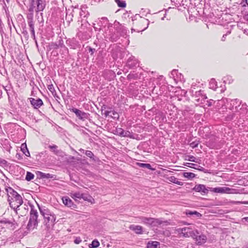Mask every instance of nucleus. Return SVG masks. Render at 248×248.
Wrapping results in <instances>:
<instances>
[{
    "label": "nucleus",
    "instance_id": "nucleus-1",
    "mask_svg": "<svg viewBox=\"0 0 248 248\" xmlns=\"http://www.w3.org/2000/svg\"><path fill=\"white\" fill-rule=\"evenodd\" d=\"M5 190L7 194L8 202L10 207L17 213V210L20 209L19 208L23 203L21 196L10 187L6 188Z\"/></svg>",
    "mask_w": 248,
    "mask_h": 248
},
{
    "label": "nucleus",
    "instance_id": "nucleus-2",
    "mask_svg": "<svg viewBox=\"0 0 248 248\" xmlns=\"http://www.w3.org/2000/svg\"><path fill=\"white\" fill-rule=\"evenodd\" d=\"M133 21L135 29H132V30H134L138 32L146 30L149 24V21L148 19L140 16L139 15L135 16Z\"/></svg>",
    "mask_w": 248,
    "mask_h": 248
},
{
    "label": "nucleus",
    "instance_id": "nucleus-3",
    "mask_svg": "<svg viewBox=\"0 0 248 248\" xmlns=\"http://www.w3.org/2000/svg\"><path fill=\"white\" fill-rule=\"evenodd\" d=\"M38 212L36 210L31 207L30 217L27 225V229L29 231L33 230L38 225Z\"/></svg>",
    "mask_w": 248,
    "mask_h": 248
},
{
    "label": "nucleus",
    "instance_id": "nucleus-4",
    "mask_svg": "<svg viewBox=\"0 0 248 248\" xmlns=\"http://www.w3.org/2000/svg\"><path fill=\"white\" fill-rule=\"evenodd\" d=\"M40 211L42 215L44 218V224L46 226L47 228H50L51 226L53 225L54 222L55 220V218L53 215L50 214L49 211L45 209H42L39 208Z\"/></svg>",
    "mask_w": 248,
    "mask_h": 248
},
{
    "label": "nucleus",
    "instance_id": "nucleus-5",
    "mask_svg": "<svg viewBox=\"0 0 248 248\" xmlns=\"http://www.w3.org/2000/svg\"><path fill=\"white\" fill-rule=\"evenodd\" d=\"M176 231L180 236H183L185 237H192L195 236V230L194 229V226L193 225H191L189 227L178 229L176 230Z\"/></svg>",
    "mask_w": 248,
    "mask_h": 248
},
{
    "label": "nucleus",
    "instance_id": "nucleus-6",
    "mask_svg": "<svg viewBox=\"0 0 248 248\" xmlns=\"http://www.w3.org/2000/svg\"><path fill=\"white\" fill-rule=\"evenodd\" d=\"M139 219H140L139 221H140L147 226H155L161 224V221L159 219L155 218L140 217H139Z\"/></svg>",
    "mask_w": 248,
    "mask_h": 248
},
{
    "label": "nucleus",
    "instance_id": "nucleus-7",
    "mask_svg": "<svg viewBox=\"0 0 248 248\" xmlns=\"http://www.w3.org/2000/svg\"><path fill=\"white\" fill-rule=\"evenodd\" d=\"M234 189H232L228 187L223 186L213 188L212 191L215 193L231 194L234 193Z\"/></svg>",
    "mask_w": 248,
    "mask_h": 248
},
{
    "label": "nucleus",
    "instance_id": "nucleus-8",
    "mask_svg": "<svg viewBox=\"0 0 248 248\" xmlns=\"http://www.w3.org/2000/svg\"><path fill=\"white\" fill-rule=\"evenodd\" d=\"M195 236L192 237V238L195 239L196 243L198 245H202L205 243L207 240L206 236L203 234L199 235V232L196 230H195Z\"/></svg>",
    "mask_w": 248,
    "mask_h": 248
},
{
    "label": "nucleus",
    "instance_id": "nucleus-9",
    "mask_svg": "<svg viewBox=\"0 0 248 248\" xmlns=\"http://www.w3.org/2000/svg\"><path fill=\"white\" fill-rule=\"evenodd\" d=\"M193 190L196 192H201L202 194H205L208 193V190L204 185H197L193 188Z\"/></svg>",
    "mask_w": 248,
    "mask_h": 248
},
{
    "label": "nucleus",
    "instance_id": "nucleus-10",
    "mask_svg": "<svg viewBox=\"0 0 248 248\" xmlns=\"http://www.w3.org/2000/svg\"><path fill=\"white\" fill-rule=\"evenodd\" d=\"M72 111L75 113L76 116L80 119L83 120L85 119L87 117V114L86 113L83 112L78 108H73L71 109Z\"/></svg>",
    "mask_w": 248,
    "mask_h": 248
},
{
    "label": "nucleus",
    "instance_id": "nucleus-11",
    "mask_svg": "<svg viewBox=\"0 0 248 248\" xmlns=\"http://www.w3.org/2000/svg\"><path fill=\"white\" fill-rule=\"evenodd\" d=\"M31 104L33 106L34 108L37 109L43 105L42 100L38 98L35 99L33 98H30Z\"/></svg>",
    "mask_w": 248,
    "mask_h": 248
},
{
    "label": "nucleus",
    "instance_id": "nucleus-12",
    "mask_svg": "<svg viewBox=\"0 0 248 248\" xmlns=\"http://www.w3.org/2000/svg\"><path fill=\"white\" fill-rule=\"evenodd\" d=\"M129 228L137 234H142L143 233V228L141 226L131 225Z\"/></svg>",
    "mask_w": 248,
    "mask_h": 248
},
{
    "label": "nucleus",
    "instance_id": "nucleus-13",
    "mask_svg": "<svg viewBox=\"0 0 248 248\" xmlns=\"http://www.w3.org/2000/svg\"><path fill=\"white\" fill-rule=\"evenodd\" d=\"M209 88L215 91L218 92V86L217 82L215 79H211L209 82Z\"/></svg>",
    "mask_w": 248,
    "mask_h": 248
},
{
    "label": "nucleus",
    "instance_id": "nucleus-14",
    "mask_svg": "<svg viewBox=\"0 0 248 248\" xmlns=\"http://www.w3.org/2000/svg\"><path fill=\"white\" fill-rule=\"evenodd\" d=\"M111 30H112V29H110L109 30H107L106 31V32H105L106 36H105L107 38H108L109 39H110L112 41H116V40L117 39V38L118 37V35H115L114 34H112L111 33H110Z\"/></svg>",
    "mask_w": 248,
    "mask_h": 248
},
{
    "label": "nucleus",
    "instance_id": "nucleus-15",
    "mask_svg": "<svg viewBox=\"0 0 248 248\" xmlns=\"http://www.w3.org/2000/svg\"><path fill=\"white\" fill-rule=\"evenodd\" d=\"M28 24L29 27L30 28V30L31 31V37L36 42V40H35V31H34V21L28 22Z\"/></svg>",
    "mask_w": 248,
    "mask_h": 248
},
{
    "label": "nucleus",
    "instance_id": "nucleus-16",
    "mask_svg": "<svg viewBox=\"0 0 248 248\" xmlns=\"http://www.w3.org/2000/svg\"><path fill=\"white\" fill-rule=\"evenodd\" d=\"M63 203L68 207H72L73 205L72 201L68 197H64L62 199Z\"/></svg>",
    "mask_w": 248,
    "mask_h": 248
},
{
    "label": "nucleus",
    "instance_id": "nucleus-17",
    "mask_svg": "<svg viewBox=\"0 0 248 248\" xmlns=\"http://www.w3.org/2000/svg\"><path fill=\"white\" fill-rule=\"evenodd\" d=\"M37 3V12L42 11L45 8V4L43 0H36Z\"/></svg>",
    "mask_w": 248,
    "mask_h": 248
},
{
    "label": "nucleus",
    "instance_id": "nucleus-18",
    "mask_svg": "<svg viewBox=\"0 0 248 248\" xmlns=\"http://www.w3.org/2000/svg\"><path fill=\"white\" fill-rule=\"evenodd\" d=\"M82 199H83L84 201H87L92 203H94V199L92 196H91L88 194L83 193L82 196Z\"/></svg>",
    "mask_w": 248,
    "mask_h": 248
},
{
    "label": "nucleus",
    "instance_id": "nucleus-19",
    "mask_svg": "<svg viewBox=\"0 0 248 248\" xmlns=\"http://www.w3.org/2000/svg\"><path fill=\"white\" fill-rule=\"evenodd\" d=\"M168 180L170 182H172L173 183H174L180 186H182L183 185V182L178 181V180L173 176H171L168 177Z\"/></svg>",
    "mask_w": 248,
    "mask_h": 248
},
{
    "label": "nucleus",
    "instance_id": "nucleus-20",
    "mask_svg": "<svg viewBox=\"0 0 248 248\" xmlns=\"http://www.w3.org/2000/svg\"><path fill=\"white\" fill-rule=\"evenodd\" d=\"M82 193H80V192H77L75 193H71V196L72 198L74 199L75 200L78 199H81L82 196Z\"/></svg>",
    "mask_w": 248,
    "mask_h": 248
},
{
    "label": "nucleus",
    "instance_id": "nucleus-21",
    "mask_svg": "<svg viewBox=\"0 0 248 248\" xmlns=\"http://www.w3.org/2000/svg\"><path fill=\"white\" fill-rule=\"evenodd\" d=\"M114 26L118 32L121 31L122 32H124V26L120 25L118 22L115 21Z\"/></svg>",
    "mask_w": 248,
    "mask_h": 248
},
{
    "label": "nucleus",
    "instance_id": "nucleus-22",
    "mask_svg": "<svg viewBox=\"0 0 248 248\" xmlns=\"http://www.w3.org/2000/svg\"><path fill=\"white\" fill-rule=\"evenodd\" d=\"M21 150H22L23 153L26 156H29L30 155V152L28 151L27 146L25 144H22Z\"/></svg>",
    "mask_w": 248,
    "mask_h": 248
},
{
    "label": "nucleus",
    "instance_id": "nucleus-23",
    "mask_svg": "<svg viewBox=\"0 0 248 248\" xmlns=\"http://www.w3.org/2000/svg\"><path fill=\"white\" fill-rule=\"evenodd\" d=\"M159 245V243L156 241L149 242L147 244V248H157V246H158Z\"/></svg>",
    "mask_w": 248,
    "mask_h": 248
},
{
    "label": "nucleus",
    "instance_id": "nucleus-24",
    "mask_svg": "<svg viewBox=\"0 0 248 248\" xmlns=\"http://www.w3.org/2000/svg\"><path fill=\"white\" fill-rule=\"evenodd\" d=\"M185 160L191 161V162H194L196 163H199L198 159H197L195 157H194L193 155H187L186 156Z\"/></svg>",
    "mask_w": 248,
    "mask_h": 248
},
{
    "label": "nucleus",
    "instance_id": "nucleus-25",
    "mask_svg": "<svg viewBox=\"0 0 248 248\" xmlns=\"http://www.w3.org/2000/svg\"><path fill=\"white\" fill-rule=\"evenodd\" d=\"M183 176L188 179H192L195 177V174L192 172H185L183 173Z\"/></svg>",
    "mask_w": 248,
    "mask_h": 248
},
{
    "label": "nucleus",
    "instance_id": "nucleus-26",
    "mask_svg": "<svg viewBox=\"0 0 248 248\" xmlns=\"http://www.w3.org/2000/svg\"><path fill=\"white\" fill-rule=\"evenodd\" d=\"M223 82L225 84H230L233 81L232 77L230 76H227L224 77L223 78Z\"/></svg>",
    "mask_w": 248,
    "mask_h": 248
},
{
    "label": "nucleus",
    "instance_id": "nucleus-27",
    "mask_svg": "<svg viewBox=\"0 0 248 248\" xmlns=\"http://www.w3.org/2000/svg\"><path fill=\"white\" fill-rule=\"evenodd\" d=\"M115 1L119 7L125 8L126 7V2L124 0H115Z\"/></svg>",
    "mask_w": 248,
    "mask_h": 248
},
{
    "label": "nucleus",
    "instance_id": "nucleus-28",
    "mask_svg": "<svg viewBox=\"0 0 248 248\" xmlns=\"http://www.w3.org/2000/svg\"><path fill=\"white\" fill-rule=\"evenodd\" d=\"M40 176L42 178H52L53 175L49 173H45L42 172H39Z\"/></svg>",
    "mask_w": 248,
    "mask_h": 248
},
{
    "label": "nucleus",
    "instance_id": "nucleus-29",
    "mask_svg": "<svg viewBox=\"0 0 248 248\" xmlns=\"http://www.w3.org/2000/svg\"><path fill=\"white\" fill-rule=\"evenodd\" d=\"M100 244L97 240H94L92 243L89 245V247L91 248H96L99 247Z\"/></svg>",
    "mask_w": 248,
    "mask_h": 248
},
{
    "label": "nucleus",
    "instance_id": "nucleus-30",
    "mask_svg": "<svg viewBox=\"0 0 248 248\" xmlns=\"http://www.w3.org/2000/svg\"><path fill=\"white\" fill-rule=\"evenodd\" d=\"M34 175L31 172L28 171L26 176V180L28 181H31L34 178Z\"/></svg>",
    "mask_w": 248,
    "mask_h": 248
},
{
    "label": "nucleus",
    "instance_id": "nucleus-31",
    "mask_svg": "<svg viewBox=\"0 0 248 248\" xmlns=\"http://www.w3.org/2000/svg\"><path fill=\"white\" fill-rule=\"evenodd\" d=\"M137 164L140 167H141V168H147L148 169H151V166L150 164L138 163Z\"/></svg>",
    "mask_w": 248,
    "mask_h": 248
},
{
    "label": "nucleus",
    "instance_id": "nucleus-32",
    "mask_svg": "<svg viewBox=\"0 0 248 248\" xmlns=\"http://www.w3.org/2000/svg\"><path fill=\"white\" fill-rule=\"evenodd\" d=\"M186 214L187 216H192V215H196L197 217L201 216V215L200 213L194 211H188L186 212Z\"/></svg>",
    "mask_w": 248,
    "mask_h": 248
},
{
    "label": "nucleus",
    "instance_id": "nucleus-33",
    "mask_svg": "<svg viewBox=\"0 0 248 248\" xmlns=\"http://www.w3.org/2000/svg\"><path fill=\"white\" fill-rule=\"evenodd\" d=\"M119 133L120 136H123V137H127L128 136V135L130 134L129 132H125L124 130L120 128L119 130Z\"/></svg>",
    "mask_w": 248,
    "mask_h": 248
},
{
    "label": "nucleus",
    "instance_id": "nucleus-34",
    "mask_svg": "<svg viewBox=\"0 0 248 248\" xmlns=\"http://www.w3.org/2000/svg\"><path fill=\"white\" fill-rule=\"evenodd\" d=\"M27 22H33L34 21L33 20V13H31L30 14H29L28 15H27Z\"/></svg>",
    "mask_w": 248,
    "mask_h": 248
},
{
    "label": "nucleus",
    "instance_id": "nucleus-35",
    "mask_svg": "<svg viewBox=\"0 0 248 248\" xmlns=\"http://www.w3.org/2000/svg\"><path fill=\"white\" fill-rule=\"evenodd\" d=\"M7 242V239L4 236H0V247L1 246H4L6 242Z\"/></svg>",
    "mask_w": 248,
    "mask_h": 248
},
{
    "label": "nucleus",
    "instance_id": "nucleus-36",
    "mask_svg": "<svg viewBox=\"0 0 248 248\" xmlns=\"http://www.w3.org/2000/svg\"><path fill=\"white\" fill-rule=\"evenodd\" d=\"M184 165L187 166L188 167L193 168V169H196V166H197V165L194 164V163H184Z\"/></svg>",
    "mask_w": 248,
    "mask_h": 248
},
{
    "label": "nucleus",
    "instance_id": "nucleus-37",
    "mask_svg": "<svg viewBox=\"0 0 248 248\" xmlns=\"http://www.w3.org/2000/svg\"><path fill=\"white\" fill-rule=\"evenodd\" d=\"M48 90L53 94L56 92L55 88L52 84H50L47 86Z\"/></svg>",
    "mask_w": 248,
    "mask_h": 248
},
{
    "label": "nucleus",
    "instance_id": "nucleus-38",
    "mask_svg": "<svg viewBox=\"0 0 248 248\" xmlns=\"http://www.w3.org/2000/svg\"><path fill=\"white\" fill-rule=\"evenodd\" d=\"M137 64V62L136 60H135L133 62V63L130 60H128L127 62V65L130 67H133L136 66Z\"/></svg>",
    "mask_w": 248,
    "mask_h": 248
},
{
    "label": "nucleus",
    "instance_id": "nucleus-39",
    "mask_svg": "<svg viewBox=\"0 0 248 248\" xmlns=\"http://www.w3.org/2000/svg\"><path fill=\"white\" fill-rule=\"evenodd\" d=\"M49 148L52 150L55 154H57V152L56 150L57 148V146L55 145H49L48 146Z\"/></svg>",
    "mask_w": 248,
    "mask_h": 248
},
{
    "label": "nucleus",
    "instance_id": "nucleus-40",
    "mask_svg": "<svg viewBox=\"0 0 248 248\" xmlns=\"http://www.w3.org/2000/svg\"><path fill=\"white\" fill-rule=\"evenodd\" d=\"M85 154L87 156L91 158L94 156L93 154L90 151H86Z\"/></svg>",
    "mask_w": 248,
    "mask_h": 248
},
{
    "label": "nucleus",
    "instance_id": "nucleus-41",
    "mask_svg": "<svg viewBox=\"0 0 248 248\" xmlns=\"http://www.w3.org/2000/svg\"><path fill=\"white\" fill-rule=\"evenodd\" d=\"M81 241L82 240L80 237H77L74 240V243L76 244H79Z\"/></svg>",
    "mask_w": 248,
    "mask_h": 248
},
{
    "label": "nucleus",
    "instance_id": "nucleus-42",
    "mask_svg": "<svg viewBox=\"0 0 248 248\" xmlns=\"http://www.w3.org/2000/svg\"><path fill=\"white\" fill-rule=\"evenodd\" d=\"M246 107L247 105L245 104L242 105V107L240 109L243 110V112L242 113H245L246 111Z\"/></svg>",
    "mask_w": 248,
    "mask_h": 248
},
{
    "label": "nucleus",
    "instance_id": "nucleus-43",
    "mask_svg": "<svg viewBox=\"0 0 248 248\" xmlns=\"http://www.w3.org/2000/svg\"><path fill=\"white\" fill-rule=\"evenodd\" d=\"M190 145V146L193 148H195L198 146V143H197L196 142H193L191 143Z\"/></svg>",
    "mask_w": 248,
    "mask_h": 248
},
{
    "label": "nucleus",
    "instance_id": "nucleus-44",
    "mask_svg": "<svg viewBox=\"0 0 248 248\" xmlns=\"http://www.w3.org/2000/svg\"><path fill=\"white\" fill-rule=\"evenodd\" d=\"M24 208L25 210H29V207H30L31 208V207H32V208H34L33 206L32 205H26L25 204H24Z\"/></svg>",
    "mask_w": 248,
    "mask_h": 248
},
{
    "label": "nucleus",
    "instance_id": "nucleus-45",
    "mask_svg": "<svg viewBox=\"0 0 248 248\" xmlns=\"http://www.w3.org/2000/svg\"><path fill=\"white\" fill-rule=\"evenodd\" d=\"M228 35V34L227 33H226L225 34H224L221 38V41H225V39H226V36Z\"/></svg>",
    "mask_w": 248,
    "mask_h": 248
},
{
    "label": "nucleus",
    "instance_id": "nucleus-46",
    "mask_svg": "<svg viewBox=\"0 0 248 248\" xmlns=\"http://www.w3.org/2000/svg\"><path fill=\"white\" fill-rule=\"evenodd\" d=\"M89 52L91 53V54H93L94 51H95V49L94 48H92L91 47H89Z\"/></svg>",
    "mask_w": 248,
    "mask_h": 248
},
{
    "label": "nucleus",
    "instance_id": "nucleus-47",
    "mask_svg": "<svg viewBox=\"0 0 248 248\" xmlns=\"http://www.w3.org/2000/svg\"><path fill=\"white\" fill-rule=\"evenodd\" d=\"M242 220H244L245 221L248 222V217H244V218H243Z\"/></svg>",
    "mask_w": 248,
    "mask_h": 248
},
{
    "label": "nucleus",
    "instance_id": "nucleus-48",
    "mask_svg": "<svg viewBox=\"0 0 248 248\" xmlns=\"http://www.w3.org/2000/svg\"><path fill=\"white\" fill-rule=\"evenodd\" d=\"M244 33L248 35V30H244Z\"/></svg>",
    "mask_w": 248,
    "mask_h": 248
},
{
    "label": "nucleus",
    "instance_id": "nucleus-49",
    "mask_svg": "<svg viewBox=\"0 0 248 248\" xmlns=\"http://www.w3.org/2000/svg\"><path fill=\"white\" fill-rule=\"evenodd\" d=\"M231 101L233 102H236L237 103V102H238L239 100H237V99H234V100H231ZM233 104H234V103H233Z\"/></svg>",
    "mask_w": 248,
    "mask_h": 248
},
{
    "label": "nucleus",
    "instance_id": "nucleus-50",
    "mask_svg": "<svg viewBox=\"0 0 248 248\" xmlns=\"http://www.w3.org/2000/svg\"><path fill=\"white\" fill-rule=\"evenodd\" d=\"M29 11L31 12V13H33V8H30L29 9Z\"/></svg>",
    "mask_w": 248,
    "mask_h": 248
},
{
    "label": "nucleus",
    "instance_id": "nucleus-51",
    "mask_svg": "<svg viewBox=\"0 0 248 248\" xmlns=\"http://www.w3.org/2000/svg\"><path fill=\"white\" fill-rule=\"evenodd\" d=\"M243 2H245V3L248 5V0H242Z\"/></svg>",
    "mask_w": 248,
    "mask_h": 248
},
{
    "label": "nucleus",
    "instance_id": "nucleus-52",
    "mask_svg": "<svg viewBox=\"0 0 248 248\" xmlns=\"http://www.w3.org/2000/svg\"><path fill=\"white\" fill-rule=\"evenodd\" d=\"M54 46V48H58L59 47L58 46L57 44H55Z\"/></svg>",
    "mask_w": 248,
    "mask_h": 248
},
{
    "label": "nucleus",
    "instance_id": "nucleus-53",
    "mask_svg": "<svg viewBox=\"0 0 248 248\" xmlns=\"http://www.w3.org/2000/svg\"><path fill=\"white\" fill-rule=\"evenodd\" d=\"M226 33L228 34V35L230 34L231 33V31H228Z\"/></svg>",
    "mask_w": 248,
    "mask_h": 248
},
{
    "label": "nucleus",
    "instance_id": "nucleus-54",
    "mask_svg": "<svg viewBox=\"0 0 248 248\" xmlns=\"http://www.w3.org/2000/svg\"><path fill=\"white\" fill-rule=\"evenodd\" d=\"M3 160L0 158V164L2 162Z\"/></svg>",
    "mask_w": 248,
    "mask_h": 248
},
{
    "label": "nucleus",
    "instance_id": "nucleus-55",
    "mask_svg": "<svg viewBox=\"0 0 248 248\" xmlns=\"http://www.w3.org/2000/svg\"><path fill=\"white\" fill-rule=\"evenodd\" d=\"M240 106H239L238 107H236V110H238V108Z\"/></svg>",
    "mask_w": 248,
    "mask_h": 248
},
{
    "label": "nucleus",
    "instance_id": "nucleus-56",
    "mask_svg": "<svg viewBox=\"0 0 248 248\" xmlns=\"http://www.w3.org/2000/svg\"><path fill=\"white\" fill-rule=\"evenodd\" d=\"M80 151H84V150L83 149H80Z\"/></svg>",
    "mask_w": 248,
    "mask_h": 248
},
{
    "label": "nucleus",
    "instance_id": "nucleus-57",
    "mask_svg": "<svg viewBox=\"0 0 248 248\" xmlns=\"http://www.w3.org/2000/svg\"><path fill=\"white\" fill-rule=\"evenodd\" d=\"M222 91H223L222 89H221V90H220V92H222Z\"/></svg>",
    "mask_w": 248,
    "mask_h": 248
}]
</instances>
